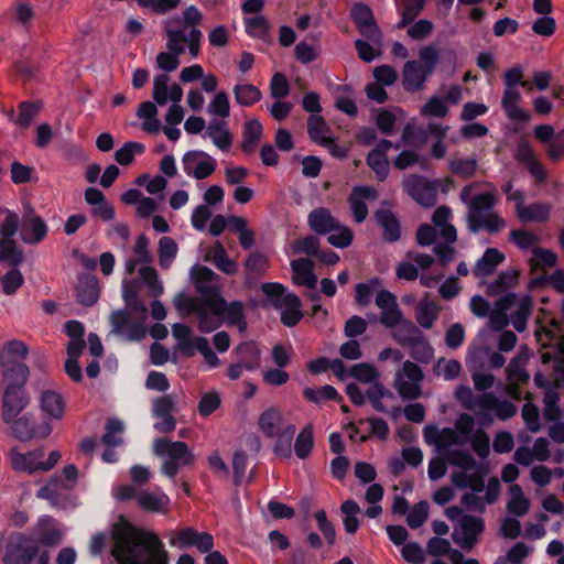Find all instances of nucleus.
Returning <instances> with one entry per match:
<instances>
[{
	"instance_id": "obj_1",
	"label": "nucleus",
	"mask_w": 564,
	"mask_h": 564,
	"mask_svg": "<svg viewBox=\"0 0 564 564\" xmlns=\"http://www.w3.org/2000/svg\"><path fill=\"white\" fill-rule=\"evenodd\" d=\"M110 553L118 564H169V552L156 533L121 520L111 530Z\"/></svg>"
},
{
	"instance_id": "obj_2",
	"label": "nucleus",
	"mask_w": 564,
	"mask_h": 564,
	"mask_svg": "<svg viewBox=\"0 0 564 564\" xmlns=\"http://www.w3.org/2000/svg\"><path fill=\"white\" fill-rule=\"evenodd\" d=\"M152 452L155 456L166 457L162 463L161 473L169 478H175L181 468L192 466L195 462L194 453L183 441L158 437L153 442Z\"/></svg>"
},
{
	"instance_id": "obj_3",
	"label": "nucleus",
	"mask_w": 564,
	"mask_h": 564,
	"mask_svg": "<svg viewBox=\"0 0 564 564\" xmlns=\"http://www.w3.org/2000/svg\"><path fill=\"white\" fill-rule=\"evenodd\" d=\"M20 216L6 207L0 208V262L11 267H19L24 260L23 250L18 246L14 237L20 234Z\"/></svg>"
},
{
	"instance_id": "obj_4",
	"label": "nucleus",
	"mask_w": 564,
	"mask_h": 564,
	"mask_svg": "<svg viewBox=\"0 0 564 564\" xmlns=\"http://www.w3.org/2000/svg\"><path fill=\"white\" fill-rule=\"evenodd\" d=\"M37 542L21 532H13L6 545L3 564H31L39 555Z\"/></svg>"
},
{
	"instance_id": "obj_5",
	"label": "nucleus",
	"mask_w": 564,
	"mask_h": 564,
	"mask_svg": "<svg viewBox=\"0 0 564 564\" xmlns=\"http://www.w3.org/2000/svg\"><path fill=\"white\" fill-rule=\"evenodd\" d=\"M440 180L431 181L419 174H410L403 180L404 192L419 205L432 207L436 203Z\"/></svg>"
},
{
	"instance_id": "obj_6",
	"label": "nucleus",
	"mask_w": 564,
	"mask_h": 564,
	"mask_svg": "<svg viewBox=\"0 0 564 564\" xmlns=\"http://www.w3.org/2000/svg\"><path fill=\"white\" fill-rule=\"evenodd\" d=\"M350 19L364 37L372 42L381 40V30L376 22L372 9L367 3H354L350 8Z\"/></svg>"
},
{
	"instance_id": "obj_7",
	"label": "nucleus",
	"mask_w": 564,
	"mask_h": 564,
	"mask_svg": "<svg viewBox=\"0 0 564 564\" xmlns=\"http://www.w3.org/2000/svg\"><path fill=\"white\" fill-rule=\"evenodd\" d=\"M197 292L200 294L199 300H193L186 297L184 294H180L176 300V307L183 310L184 307L203 306L209 307L210 311H220L224 308L225 299L221 295L220 289L213 284H198L196 285Z\"/></svg>"
},
{
	"instance_id": "obj_8",
	"label": "nucleus",
	"mask_w": 564,
	"mask_h": 564,
	"mask_svg": "<svg viewBox=\"0 0 564 564\" xmlns=\"http://www.w3.org/2000/svg\"><path fill=\"white\" fill-rule=\"evenodd\" d=\"M10 424L12 425L13 436L21 442H26L35 437L46 438L53 431V426L48 421L37 425L33 416L29 413L15 417Z\"/></svg>"
},
{
	"instance_id": "obj_9",
	"label": "nucleus",
	"mask_w": 564,
	"mask_h": 564,
	"mask_svg": "<svg viewBox=\"0 0 564 564\" xmlns=\"http://www.w3.org/2000/svg\"><path fill=\"white\" fill-rule=\"evenodd\" d=\"M30 395L25 389L4 388L1 399V419L4 423H11L29 405Z\"/></svg>"
},
{
	"instance_id": "obj_10",
	"label": "nucleus",
	"mask_w": 564,
	"mask_h": 564,
	"mask_svg": "<svg viewBox=\"0 0 564 564\" xmlns=\"http://www.w3.org/2000/svg\"><path fill=\"white\" fill-rule=\"evenodd\" d=\"M47 225L42 217L36 215L33 208H29L23 213L20 237L28 245H37L47 236Z\"/></svg>"
},
{
	"instance_id": "obj_11",
	"label": "nucleus",
	"mask_w": 564,
	"mask_h": 564,
	"mask_svg": "<svg viewBox=\"0 0 564 564\" xmlns=\"http://www.w3.org/2000/svg\"><path fill=\"white\" fill-rule=\"evenodd\" d=\"M482 411L478 415L491 421L490 412H495L500 421H507L516 415L517 406L509 400H500L495 393H482L480 399Z\"/></svg>"
},
{
	"instance_id": "obj_12",
	"label": "nucleus",
	"mask_w": 564,
	"mask_h": 564,
	"mask_svg": "<svg viewBox=\"0 0 564 564\" xmlns=\"http://www.w3.org/2000/svg\"><path fill=\"white\" fill-rule=\"evenodd\" d=\"M376 224L381 229V239L387 243H395L401 239L402 227L397 215L389 208H379L373 214Z\"/></svg>"
},
{
	"instance_id": "obj_13",
	"label": "nucleus",
	"mask_w": 564,
	"mask_h": 564,
	"mask_svg": "<svg viewBox=\"0 0 564 564\" xmlns=\"http://www.w3.org/2000/svg\"><path fill=\"white\" fill-rule=\"evenodd\" d=\"M377 198L378 192L372 186L358 185L352 188L348 203L356 223H364L368 216V206L365 199L375 200Z\"/></svg>"
},
{
	"instance_id": "obj_14",
	"label": "nucleus",
	"mask_w": 564,
	"mask_h": 564,
	"mask_svg": "<svg viewBox=\"0 0 564 564\" xmlns=\"http://www.w3.org/2000/svg\"><path fill=\"white\" fill-rule=\"evenodd\" d=\"M462 536L454 532L453 541L460 547L471 549L478 541V535L485 530V522L481 518L464 516L460 521Z\"/></svg>"
},
{
	"instance_id": "obj_15",
	"label": "nucleus",
	"mask_w": 564,
	"mask_h": 564,
	"mask_svg": "<svg viewBox=\"0 0 564 564\" xmlns=\"http://www.w3.org/2000/svg\"><path fill=\"white\" fill-rule=\"evenodd\" d=\"M307 224L317 235L330 234L340 228V223L325 207L313 209L307 217Z\"/></svg>"
},
{
	"instance_id": "obj_16",
	"label": "nucleus",
	"mask_w": 564,
	"mask_h": 564,
	"mask_svg": "<svg viewBox=\"0 0 564 564\" xmlns=\"http://www.w3.org/2000/svg\"><path fill=\"white\" fill-rule=\"evenodd\" d=\"M419 61L412 59L404 64L402 72V85L404 90L414 93L423 88L430 77Z\"/></svg>"
},
{
	"instance_id": "obj_17",
	"label": "nucleus",
	"mask_w": 564,
	"mask_h": 564,
	"mask_svg": "<svg viewBox=\"0 0 564 564\" xmlns=\"http://www.w3.org/2000/svg\"><path fill=\"white\" fill-rule=\"evenodd\" d=\"M497 203L496 193L486 192L475 195L469 202L467 212V224L473 225L476 219L482 218L491 212Z\"/></svg>"
},
{
	"instance_id": "obj_18",
	"label": "nucleus",
	"mask_w": 564,
	"mask_h": 564,
	"mask_svg": "<svg viewBox=\"0 0 564 564\" xmlns=\"http://www.w3.org/2000/svg\"><path fill=\"white\" fill-rule=\"evenodd\" d=\"M521 100L520 91L514 87H506L501 106L506 111L507 116L514 121L528 122L531 119L529 111L519 108L518 104Z\"/></svg>"
},
{
	"instance_id": "obj_19",
	"label": "nucleus",
	"mask_w": 564,
	"mask_h": 564,
	"mask_svg": "<svg viewBox=\"0 0 564 564\" xmlns=\"http://www.w3.org/2000/svg\"><path fill=\"white\" fill-rule=\"evenodd\" d=\"M43 107L42 101L39 100H24L18 105V115L14 109L8 112V119L14 122L18 127L26 129L30 127L34 118L40 113Z\"/></svg>"
},
{
	"instance_id": "obj_20",
	"label": "nucleus",
	"mask_w": 564,
	"mask_h": 564,
	"mask_svg": "<svg viewBox=\"0 0 564 564\" xmlns=\"http://www.w3.org/2000/svg\"><path fill=\"white\" fill-rule=\"evenodd\" d=\"M551 205L549 203H532L524 206L516 204V214L521 223H546L551 215Z\"/></svg>"
},
{
	"instance_id": "obj_21",
	"label": "nucleus",
	"mask_w": 564,
	"mask_h": 564,
	"mask_svg": "<svg viewBox=\"0 0 564 564\" xmlns=\"http://www.w3.org/2000/svg\"><path fill=\"white\" fill-rule=\"evenodd\" d=\"M291 268L294 273L293 281L299 285L314 290L317 284V276L314 273V263L308 258H300L291 261Z\"/></svg>"
},
{
	"instance_id": "obj_22",
	"label": "nucleus",
	"mask_w": 564,
	"mask_h": 564,
	"mask_svg": "<svg viewBox=\"0 0 564 564\" xmlns=\"http://www.w3.org/2000/svg\"><path fill=\"white\" fill-rule=\"evenodd\" d=\"M4 388L25 389L30 375L29 367L24 364H0Z\"/></svg>"
},
{
	"instance_id": "obj_23",
	"label": "nucleus",
	"mask_w": 564,
	"mask_h": 564,
	"mask_svg": "<svg viewBox=\"0 0 564 564\" xmlns=\"http://www.w3.org/2000/svg\"><path fill=\"white\" fill-rule=\"evenodd\" d=\"M77 302L83 306H93L99 299V283L95 275L82 276L76 286Z\"/></svg>"
},
{
	"instance_id": "obj_24",
	"label": "nucleus",
	"mask_w": 564,
	"mask_h": 564,
	"mask_svg": "<svg viewBox=\"0 0 564 564\" xmlns=\"http://www.w3.org/2000/svg\"><path fill=\"white\" fill-rule=\"evenodd\" d=\"M505 254L497 248H487L476 262L474 274L477 278L491 275L496 268L505 261Z\"/></svg>"
},
{
	"instance_id": "obj_25",
	"label": "nucleus",
	"mask_w": 564,
	"mask_h": 564,
	"mask_svg": "<svg viewBox=\"0 0 564 564\" xmlns=\"http://www.w3.org/2000/svg\"><path fill=\"white\" fill-rule=\"evenodd\" d=\"M302 301L295 293H288L283 296V307L281 311V323L286 327L296 326L304 314L301 311Z\"/></svg>"
},
{
	"instance_id": "obj_26",
	"label": "nucleus",
	"mask_w": 564,
	"mask_h": 564,
	"mask_svg": "<svg viewBox=\"0 0 564 564\" xmlns=\"http://www.w3.org/2000/svg\"><path fill=\"white\" fill-rule=\"evenodd\" d=\"M282 421L283 413L281 409L270 406L260 414L258 426L265 437L272 438L279 434Z\"/></svg>"
},
{
	"instance_id": "obj_27",
	"label": "nucleus",
	"mask_w": 564,
	"mask_h": 564,
	"mask_svg": "<svg viewBox=\"0 0 564 564\" xmlns=\"http://www.w3.org/2000/svg\"><path fill=\"white\" fill-rule=\"evenodd\" d=\"M224 308L220 311H215L214 313L221 315L223 318H226V322L229 326H237L240 332L247 329V321L245 307L241 301L235 300L230 303H227L225 300Z\"/></svg>"
},
{
	"instance_id": "obj_28",
	"label": "nucleus",
	"mask_w": 564,
	"mask_h": 564,
	"mask_svg": "<svg viewBox=\"0 0 564 564\" xmlns=\"http://www.w3.org/2000/svg\"><path fill=\"white\" fill-rule=\"evenodd\" d=\"M237 360L245 370L254 371L260 366L261 351L254 341H243L236 347Z\"/></svg>"
},
{
	"instance_id": "obj_29",
	"label": "nucleus",
	"mask_w": 564,
	"mask_h": 564,
	"mask_svg": "<svg viewBox=\"0 0 564 564\" xmlns=\"http://www.w3.org/2000/svg\"><path fill=\"white\" fill-rule=\"evenodd\" d=\"M441 306L436 301L422 299L415 307V321L425 328L430 329L437 319Z\"/></svg>"
},
{
	"instance_id": "obj_30",
	"label": "nucleus",
	"mask_w": 564,
	"mask_h": 564,
	"mask_svg": "<svg viewBox=\"0 0 564 564\" xmlns=\"http://www.w3.org/2000/svg\"><path fill=\"white\" fill-rule=\"evenodd\" d=\"M40 404L42 411L51 419H62L65 410L63 397L53 390H45L41 393Z\"/></svg>"
},
{
	"instance_id": "obj_31",
	"label": "nucleus",
	"mask_w": 564,
	"mask_h": 564,
	"mask_svg": "<svg viewBox=\"0 0 564 564\" xmlns=\"http://www.w3.org/2000/svg\"><path fill=\"white\" fill-rule=\"evenodd\" d=\"M263 127L258 119H250L245 122L242 131L241 150L246 154L254 152L257 143L262 138Z\"/></svg>"
},
{
	"instance_id": "obj_32",
	"label": "nucleus",
	"mask_w": 564,
	"mask_h": 564,
	"mask_svg": "<svg viewBox=\"0 0 564 564\" xmlns=\"http://www.w3.org/2000/svg\"><path fill=\"white\" fill-rule=\"evenodd\" d=\"M183 310H186L196 315L198 319V329L202 333H212L219 328L221 325V315L214 313L209 307L194 306L184 307Z\"/></svg>"
},
{
	"instance_id": "obj_33",
	"label": "nucleus",
	"mask_w": 564,
	"mask_h": 564,
	"mask_svg": "<svg viewBox=\"0 0 564 564\" xmlns=\"http://www.w3.org/2000/svg\"><path fill=\"white\" fill-rule=\"evenodd\" d=\"M205 137L210 138L213 143L221 151H228L232 143V135L226 121H212L207 127Z\"/></svg>"
},
{
	"instance_id": "obj_34",
	"label": "nucleus",
	"mask_w": 564,
	"mask_h": 564,
	"mask_svg": "<svg viewBox=\"0 0 564 564\" xmlns=\"http://www.w3.org/2000/svg\"><path fill=\"white\" fill-rule=\"evenodd\" d=\"M28 354L29 348L22 340H9L0 350V364H21L18 359H25Z\"/></svg>"
},
{
	"instance_id": "obj_35",
	"label": "nucleus",
	"mask_w": 564,
	"mask_h": 564,
	"mask_svg": "<svg viewBox=\"0 0 564 564\" xmlns=\"http://www.w3.org/2000/svg\"><path fill=\"white\" fill-rule=\"evenodd\" d=\"M327 129L326 121L322 116H310L307 120V132L313 142L325 148H330V145L334 144V138L323 135Z\"/></svg>"
},
{
	"instance_id": "obj_36",
	"label": "nucleus",
	"mask_w": 564,
	"mask_h": 564,
	"mask_svg": "<svg viewBox=\"0 0 564 564\" xmlns=\"http://www.w3.org/2000/svg\"><path fill=\"white\" fill-rule=\"evenodd\" d=\"M235 100L242 107H251L262 98L261 90L252 84H236L232 88Z\"/></svg>"
},
{
	"instance_id": "obj_37",
	"label": "nucleus",
	"mask_w": 564,
	"mask_h": 564,
	"mask_svg": "<svg viewBox=\"0 0 564 564\" xmlns=\"http://www.w3.org/2000/svg\"><path fill=\"white\" fill-rule=\"evenodd\" d=\"M423 335L422 330L410 319H404L395 327L393 339L402 347H409L415 339Z\"/></svg>"
},
{
	"instance_id": "obj_38",
	"label": "nucleus",
	"mask_w": 564,
	"mask_h": 564,
	"mask_svg": "<svg viewBox=\"0 0 564 564\" xmlns=\"http://www.w3.org/2000/svg\"><path fill=\"white\" fill-rule=\"evenodd\" d=\"M426 2L421 0H402L401 6H398V11L401 15L397 24L398 29H403L410 25L415 18L422 12Z\"/></svg>"
},
{
	"instance_id": "obj_39",
	"label": "nucleus",
	"mask_w": 564,
	"mask_h": 564,
	"mask_svg": "<svg viewBox=\"0 0 564 564\" xmlns=\"http://www.w3.org/2000/svg\"><path fill=\"white\" fill-rule=\"evenodd\" d=\"M445 457L451 465L459 467L465 471L482 469V465L478 464L473 455L465 449H448Z\"/></svg>"
},
{
	"instance_id": "obj_40",
	"label": "nucleus",
	"mask_w": 564,
	"mask_h": 564,
	"mask_svg": "<svg viewBox=\"0 0 564 564\" xmlns=\"http://www.w3.org/2000/svg\"><path fill=\"white\" fill-rule=\"evenodd\" d=\"M303 397L307 401L319 404L323 400H332L341 402L343 397L338 393V391L329 384H325L319 389H314L311 387H306L303 390Z\"/></svg>"
},
{
	"instance_id": "obj_41",
	"label": "nucleus",
	"mask_w": 564,
	"mask_h": 564,
	"mask_svg": "<svg viewBox=\"0 0 564 564\" xmlns=\"http://www.w3.org/2000/svg\"><path fill=\"white\" fill-rule=\"evenodd\" d=\"M124 425L122 421L117 417L108 419L105 433L101 436V442L107 447L120 446L123 443L121 434L123 433Z\"/></svg>"
},
{
	"instance_id": "obj_42",
	"label": "nucleus",
	"mask_w": 564,
	"mask_h": 564,
	"mask_svg": "<svg viewBox=\"0 0 564 564\" xmlns=\"http://www.w3.org/2000/svg\"><path fill=\"white\" fill-rule=\"evenodd\" d=\"M169 502V497L158 491H142L138 495V505L141 509L149 512H159L163 505Z\"/></svg>"
},
{
	"instance_id": "obj_43",
	"label": "nucleus",
	"mask_w": 564,
	"mask_h": 564,
	"mask_svg": "<svg viewBox=\"0 0 564 564\" xmlns=\"http://www.w3.org/2000/svg\"><path fill=\"white\" fill-rule=\"evenodd\" d=\"M506 227V221L497 213L485 215L480 219H476L473 225H469L468 230L470 232H478L481 229H486L489 234H497Z\"/></svg>"
},
{
	"instance_id": "obj_44",
	"label": "nucleus",
	"mask_w": 564,
	"mask_h": 564,
	"mask_svg": "<svg viewBox=\"0 0 564 564\" xmlns=\"http://www.w3.org/2000/svg\"><path fill=\"white\" fill-rule=\"evenodd\" d=\"M366 397L369 400L371 406L376 411L387 413L388 410H387L386 405L381 402V400L383 398L392 399L394 395L382 383H380L376 380L375 382L371 383V386L366 391Z\"/></svg>"
},
{
	"instance_id": "obj_45",
	"label": "nucleus",
	"mask_w": 564,
	"mask_h": 564,
	"mask_svg": "<svg viewBox=\"0 0 564 564\" xmlns=\"http://www.w3.org/2000/svg\"><path fill=\"white\" fill-rule=\"evenodd\" d=\"M340 511L344 513L343 523L345 531L348 534H355L359 528V519L357 514L360 512V507L355 500H346L340 506Z\"/></svg>"
},
{
	"instance_id": "obj_46",
	"label": "nucleus",
	"mask_w": 564,
	"mask_h": 564,
	"mask_svg": "<svg viewBox=\"0 0 564 564\" xmlns=\"http://www.w3.org/2000/svg\"><path fill=\"white\" fill-rule=\"evenodd\" d=\"M510 495L511 498L507 503L508 511L517 517L524 516L529 510L530 501L525 498L522 488L519 485H512Z\"/></svg>"
},
{
	"instance_id": "obj_47",
	"label": "nucleus",
	"mask_w": 564,
	"mask_h": 564,
	"mask_svg": "<svg viewBox=\"0 0 564 564\" xmlns=\"http://www.w3.org/2000/svg\"><path fill=\"white\" fill-rule=\"evenodd\" d=\"M314 446L313 426L307 424L297 434L294 444L295 455L300 459H305L311 454Z\"/></svg>"
},
{
	"instance_id": "obj_48",
	"label": "nucleus",
	"mask_w": 564,
	"mask_h": 564,
	"mask_svg": "<svg viewBox=\"0 0 564 564\" xmlns=\"http://www.w3.org/2000/svg\"><path fill=\"white\" fill-rule=\"evenodd\" d=\"M408 348L410 356L417 362L429 364L434 357V349L424 334L415 339Z\"/></svg>"
},
{
	"instance_id": "obj_49",
	"label": "nucleus",
	"mask_w": 564,
	"mask_h": 564,
	"mask_svg": "<svg viewBox=\"0 0 564 564\" xmlns=\"http://www.w3.org/2000/svg\"><path fill=\"white\" fill-rule=\"evenodd\" d=\"M178 251L177 243L171 237H162L159 241V264L163 270L171 267Z\"/></svg>"
},
{
	"instance_id": "obj_50",
	"label": "nucleus",
	"mask_w": 564,
	"mask_h": 564,
	"mask_svg": "<svg viewBox=\"0 0 564 564\" xmlns=\"http://www.w3.org/2000/svg\"><path fill=\"white\" fill-rule=\"evenodd\" d=\"M213 263L218 270L228 275H234L238 271L237 263L228 257L226 249L220 242H217L215 246Z\"/></svg>"
},
{
	"instance_id": "obj_51",
	"label": "nucleus",
	"mask_w": 564,
	"mask_h": 564,
	"mask_svg": "<svg viewBox=\"0 0 564 564\" xmlns=\"http://www.w3.org/2000/svg\"><path fill=\"white\" fill-rule=\"evenodd\" d=\"M482 393L475 395L473 390L468 386H459L455 390V399L457 402L468 411H476L477 408L482 411V403L480 401Z\"/></svg>"
},
{
	"instance_id": "obj_52",
	"label": "nucleus",
	"mask_w": 564,
	"mask_h": 564,
	"mask_svg": "<svg viewBox=\"0 0 564 564\" xmlns=\"http://www.w3.org/2000/svg\"><path fill=\"white\" fill-rule=\"evenodd\" d=\"M138 6L154 14L163 15L178 8L182 0H135Z\"/></svg>"
},
{
	"instance_id": "obj_53",
	"label": "nucleus",
	"mask_w": 564,
	"mask_h": 564,
	"mask_svg": "<svg viewBox=\"0 0 564 564\" xmlns=\"http://www.w3.org/2000/svg\"><path fill=\"white\" fill-rule=\"evenodd\" d=\"M394 388L404 400H415L422 393L420 382L403 380L401 372H397Z\"/></svg>"
},
{
	"instance_id": "obj_54",
	"label": "nucleus",
	"mask_w": 564,
	"mask_h": 564,
	"mask_svg": "<svg viewBox=\"0 0 564 564\" xmlns=\"http://www.w3.org/2000/svg\"><path fill=\"white\" fill-rule=\"evenodd\" d=\"M518 270L512 269L502 271L498 274L496 281L488 286V292L490 294H497L499 292L506 291L507 289L514 286L518 283Z\"/></svg>"
},
{
	"instance_id": "obj_55",
	"label": "nucleus",
	"mask_w": 564,
	"mask_h": 564,
	"mask_svg": "<svg viewBox=\"0 0 564 564\" xmlns=\"http://www.w3.org/2000/svg\"><path fill=\"white\" fill-rule=\"evenodd\" d=\"M531 310L532 301L530 296L525 295L520 300L516 312L512 313V325L519 333L525 329L527 321L531 314Z\"/></svg>"
},
{
	"instance_id": "obj_56",
	"label": "nucleus",
	"mask_w": 564,
	"mask_h": 564,
	"mask_svg": "<svg viewBox=\"0 0 564 564\" xmlns=\"http://www.w3.org/2000/svg\"><path fill=\"white\" fill-rule=\"evenodd\" d=\"M145 148L142 143L135 141L126 142L120 149H118L115 153V160L120 165H129L132 163L135 154H142Z\"/></svg>"
},
{
	"instance_id": "obj_57",
	"label": "nucleus",
	"mask_w": 564,
	"mask_h": 564,
	"mask_svg": "<svg viewBox=\"0 0 564 564\" xmlns=\"http://www.w3.org/2000/svg\"><path fill=\"white\" fill-rule=\"evenodd\" d=\"M366 162L375 172L378 181L383 182L389 175V161L387 155L370 151L367 154Z\"/></svg>"
},
{
	"instance_id": "obj_58",
	"label": "nucleus",
	"mask_w": 564,
	"mask_h": 564,
	"mask_svg": "<svg viewBox=\"0 0 564 564\" xmlns=\"http://www.w3.org/2000/svg\"><path fill=\"white\" fill-rule=\"evenodd\" d=\"M525 362L527 358L521 354L512 358L506 369L508 378L522 383L528 382L530 375L525 370Z\"/></svg>"
},
{
	"instance_id": "obj_59",
	"label": "nucleus",
	"mask_w": 564,
	"mask_h": 564,
	"mask_svg": "<svg viewBox=\"0 0 564 564\" xmlns=\"http://www.w3.org/2000/svg\"><path fill=\"white\" fill-rule=\"evenodd\" d=\"M349 376L362 383H372L379 378V372L371 364L360 362L351 366Z\"/></svg>"
},
{
	"instance_id": "obj_60",
	"label": "nucleus",
	"mask_w": 564,
	"mask_h": 564,
	"mask_svg": "<svg viewBox=\"0 0 564 564\" xmlns=\"http://www.w3.org/2000/svg\"><path fill=\"white\" fill-rule=\"evenodd\" d=\"M477 160L470 159H455L449 162V170L453 174L463 178L473 177L477 171Z\"/></svg>"
},
{
	"instance_id": "obj_61",
	"label": "nucleus",
	"mask_w": 564,
	"mask_h": 564,
	"mask_svg": "<svg viewBox=\"0 0 564 564\" xmlns=\"http://www.w3.org/2000/svg\"><path fill=\"white\" fill-rule=\"evenodd\" d=\"M165 34L167 37L166 47L169 52L174 53L176 55H182L185 52L183 44L187 40L185 30L166 28Z\"/></svg>"
},
{
	"instance_id": "obj_62",
	"label": "nucleus",
	"mask_w": 564,
	"mask_h": 564,
	"mask_svg": "<svg viewBox=\"0 0 564 564\" xmlns=\"http://www.w3.org/2000/svg\"><path fill=\"white\" fill-rule=\"evenodd\" d=\"M474 417L468 413H462L456 419L454 430L459 434L458 437L464 440V444H467L476 433Z\"/></svg>"
},
{
	"instance_id": "obj_63",
	"label": "nucleus",
	"mask_w": 564,
	"mask_h": 564,
	"mask_svg": "<svg viewBox=\"0 0 564 564\" xmlns=\"http://www.w3.org/2000/svg\"><path fill=\"white\" fill-rule=\"evenodd\" d=\"M473 451L481 458L485 459L490 454V437L482 429H477L474 436L468 440Z\"/></svg>"
},
{
	"instance_id": "obj_64",
	"label": "nucleus",
	"mask_w": 564,
	"mask_h": 564,
	"mask_svg": "<svg viewBox=\"0 0 564 564\" xmlns=\"http://www.w3.org/2000/svg\"><path fill=\"white\" fill-rule=\"evenodd\" d=\"M24 278L18 267H12L2 278L1 285L6 295L14 294L22 286Z\"/></svg>"
}]
</instances>
